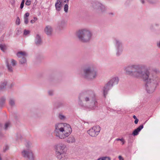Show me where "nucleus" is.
<instances>
[{"label": "nucleus", "instance_id": "obj_1", "mask_svg": "<svg viewBox=\"0 0 160 160\" xmlns=\"http://www.w3.org/2000/svg\"><path fill=\"white\" fill-rule=\"evenodd\" d=\"M127 74L141 78L144 81H147L146 89L149 93L153 92L155 89L156 81L151 78L149 73L147 70L142 71V68L139 65H133L129 66L125 69Z\"/></svg>", "mask_w": 160, "mask_h": 160}, {"label": "nucleus", "instance_id": "obj_2", "mask_svg": "<svg viewBox=\"0 0 160 160\" xmlns=\"http://www.w3.org/2000/svg\"><path fill=\"white\" fill-rule=\"evenodd\" d=\"M72 129L70 126L66 123H60L55 126L54 133L60 139H64L68 137L71 133Z\"/></svg>", "mask_w": 160, "mask_h": 160}, {"label": "nucleus", "instance_id": "obj_3", "mask_svg": "<svg viewBox=\"0 0 160 160\" xmlns=\"http://www.w3.org/2000/svg\"><path fill=\"white\" fill-rule=\"evenodd\" d=\"M55 150L57 158L60 160L66 158L68 149L66 145L60 143L55 146Z\"/></svg>", "mask_w": 160, "mask_h": 160}, {"label": "nucleus", "instance_id": "obj_4", "mask_svg": "<svg viewBox=\"0 0 160 160\" xmlns=\"http://www.w3.org/2000/svg\"><path fill=\"white\" fill-rule=\"evenodd\" d=\"M83 98L85 101L87 102L91 101L90 108L92 109H94L97 105V102L95 99V95L92 91H88L80 95V98Z\"/></svg>", "mask_w": 160, "mask_h": 160}, {"label": "nucleus", "instance_id": "obj_5", "mask_svg": "<svg viewBox=\"0 0 160 160\" xmlns=\"http://www.w3.org/2000/svg\"><path fill=\"white\" fill-rule=\"evenodd\" d=\"M77 35L81 41L84 42L89 41L92 36L91 32L86 29L79 30L77 33Z\"/></svg>", "mask_w": 160, "mask_h": 160}, {"label": "nucleus", "instance_id": "obj_6", "mask_svg": "<svg viewBox=\"0 0 160 160\" xmlns=\"http://www.w3.org/2000/svg\"><path fill=\"white\" fill-rule=\"evenodd\" d=\"M101 128L99 126H94L87 131V133L92 137H96L99 133Z\"/></svg>", "mask_w": 160, "mask_h": 160}, {"label": "nucleus", "instance_id": "obj_7", "mask_svg": "<svg viewBox=\"0 0 160 160\" xmlns=\"http://www.w3.org/2000/svg\"><path fill=\"white\" fill-rule=\"evenodd\" d=\"M118 81V78H114L111 79L104 87L103 90V93L104 97H106L107 92L109 88L112 86L113 85L117 84Z\"/></svg>", "mask_w": 160, "mask_h": 160}, {"label": "nucleus", "instance_id": "obj_8", "mask_svg": "<svg viewBox=\"0 0 160 160\" xmlns=\"http://www.w3.org/2000/svg\"><path fill=\"white\" fill-rule=\"evenodd\" d=\"M85 76L86 78L89 79H92L97 76L96 71L93 69L88 68L84 70Z\"/></svg>", "mask_w": 160, "mask_h": 160}, {"label": "nucleus", "instance_id": "obj_9", "mask_svg": "<svg viewBox=\"0 0 160 160\" xmlns=\"http://www.w3.org/2000/svg\"><path fill=\"white\" fill-rule=\"evenodd\" d=\"M22 156L27 158L29 160H33L34 158L32 152L30 149H28L23 150L22 152Z\"/></svg>", "mask_w": 160, "mask_h": 160}, {"label": "nucleus", "instance_id": "obj_10", "mask_svg": "<svg viewBox=\"0 0 160 160\" xmlns=\"http://www.w3.org/2000/svg\"><path fill=\"white\" fill-rule=\"evenodd\" d=\"M26 55L27 54L25 52L21 51L17 53V56L18 58H20L19 61L21 64L24 63L26 62L25 57Z\"/></svg>", "mask_w": 160, "mask_h": 160}, {"label": "nucleus", "instance_id": "obj_11", "mask_svg": "<svg viewBox=\"0 0 160 160\" xmlns=\"http://www.w3.org/2000/svg\"><path fill=\"white\" fill-rule=\"evenodd\" d=\"M143 125H140L138 128L134 130L132 134L133 136L138 135V134L139 132L143 128Z\"/></svg>", "mask_w": 160, "mask_h": 160}, {"label": "nucleus", "instance_id": "obj_12", "mask_svg": "<svg viewBox=\"0 0 160 160\" xmlns=\"http://www.w3.org/2000/svg\"><path fill=\"white\" fill-rule=\"evenodd\" d=\"M45 32L48 35H51L52 32V29L51 27L48 26H47L44 30Z\"/></svg>", "mask_w": 160, "mask_h": 160}, {"label": "nucleus", "instance_id": "obj_13", "mask_svg": "<svg viewBox=\"0 0 160 160\" xmlns=\"http://www.w3.org/2000/svg\"><path fill=\"white\" fill-rule=\"evenodd\" d=\"M56 9L58 11H59L61 8V0H57L55 4Z\"/></svg>", "mask_w": 160, "mask_h": 160}, {"label": "nucleus", "instance_id": "obj_14", "mask_svg": "<svg viewBox=\"0 0 160 160\" xmlns=\"http://www.w3.org/2000/svg\"><path fill=\"white\" fill-rule=\"evenodd\" d=\"M35 42L37 45L40 44L42 43L40 37L38 35H37Z\"/></svg>", "mask_w": 160, "mask_h": 160}, {"label": "nucleus", "instance_id": "obj_15", "mask_svg": "<svg viewBox=\"0 0 160 160\" xmlns=\"http://www.w3.org/2000/svg\"><path fill=\"white\" fill-rule=\"evenodd\" d=\"M75 140L73 137H69L67 140V142L68 143H73L75 142Z\"/></svg>", "mask_w": 160, "mask_h": 160}, {"label": "nucleus", "instance_id": "obj_16", "mask_svg": "<svg viewBox=\"0 0 160 160\" xmlns=\"http://www.w3.org/2000/svg\"><path fill=\"white\" fill-rule=\"evenodd\" d=\"M0 48L3 52H5L7 49V47L4 44H0Z\"/></svg>", "mask_w": 160, "mask_h": 160}, {"label": "nucleus", "instance_id": "obj_17", "mask_svg": "<svg viewBox=\"0 0 160 160\" xmlns=\"http://www.w3.org/2000/svg\"><path fill=\"white\" fill-rule=\"evenodd\" d=\"M97 160H111L109 157H104L98 158Z\"/></svg>", "mask_w": 160, "mask_h": 160}, {"label": "nucleus", "instance_id": "obj_18", "mask_svg": "<svg viewBox=\"0 0 160 160\" xmlns=\"http://www.w3.org/2000/svg\"><path fill=\"white\" fill-rule=\"evenodd\" d=\"M7 66L8 67V70L11 72L12 71V67H10L9 65L8 64V63L7 62Z\"/></svg>", "mask_w": 160, "mask_h": 160}, {"label": "nucleus", "instance_id": "obj_19", "mask_svg": "<svg viewBox=\"0 0 160 160\" xmlns=\"http://www.w3.org/2000/svg\"><path fill=\"white\" fill-rule=\"evenodd\" d=\"M68 10V6L67 4H65L64 6V10L65 12H67Z\"/></svg>", "mask_w": 160, "mask_h": 160}, {"label": "nucleus", "instance_id": "obj_20", "mask_svg": "<svg viewBox=\"0 0 160 160\" xmlns=\"http://www.w3.org/2000/svg\"><path fill=\"white\" fill-rule=\"evenodd\" d=\"M6 83H7L6 82H3V83H2L1 87H0V89H2V88H3L5 86H6Z\"/></svg>", "mask_w": 160, "mask_h": 160}, {"label": "nucleus", "instance_id": "obj_21", "mask_svg": "<svg viewBox=\"0 0 160 160\" xmlns=\"http://www.w3.org/2000/svg\"><path fill=\"white\" fill-rule=\"evenodd\" d=\"M20 20L18 17L17 18L16 21V23L17 25H19L20 24Z\"/></svg>", "mask_w": 160, "mask_h": 160}, {"label": "nucleus", "instance_id": "obj_22", "mask_svg": "<svg viewBox=\"0 0 160 160\" xmlns=\"http://www.w3.org/2000/svg\"><path fill=\"white\" fill-rule=\"evenodd\" d=\"M9 103L12 106L14 105V100L12 99H11L9 101Z\"/></svg>", "mask_w": 160, "mask_h": 160}, {"label": "nucleus", "instance_id": "obj_23", "mask_svg": "<svg viewBox=\"0 0 160 160\" xmlns=\"http://www.w3.org/2000/svg\"><path fill=\"white\" fill-rule=\"evenodd\" d=\"M10 125V123L9 122H6L5 124V129H7L8 127Z\"/></svg>", "mask_w": 160, "mask_h": 160}, {"label": "nucleus", "instance_id": "obj_24", "mask_svg": "<svg viewBox=\"0 0 160 160\" xmlns=\"http://www.w3.org/2000/svg\"><path fill=\"white\" fill-rule=\"evenodd\" d=\"M11 63L12 64V66H14L16 64V62L14 60L12 59L11 61Z\"/></svg>", "mask_w": 160, "mask_h": 160}, {"label": "nucleus", "instance_id": "obj_25", "mask_svg": "<svg viewBox=\"0 0 160 160\" xmlns=\"http://www.w3.org/2000/svg\"><path fill=\"white\" fill-rule=\"evenodd\" d=\"M24 22L26 24H27L28 23V18H24Z\"/></svg>", "mask_w": 160, "mask_h": 160}, {"label": "nucleus", "instance_id": "obj_26", "mask_svg": "<svg viewBox=\"0 0 160 160\" xmlns=\"http://www.w3.org/2000/svg\"><path fill=\"white\" fill-rule=\"evenodd\" d=\"M31 1H26L25 4L29 6L31 4Z\"/></svg>", "mask_w": 160, "mask_h": 160}, {"label": "nucleus", "instance_id": "obj_27", "mask_svg": "<svg viewBox=\"0 0 160 160\" xmlns=\"http://www.w3.org/2000/svg\"><path fill=\"white\" fill-rule=\"evenodd\" d=\"M29 31L28 30H25L24 32V34L25 35H27L29 33Z\"/></svg>", "mask_w": 160, "mask_h": 160}, {"label": "nucleus", "instance_id": "obj_28", "mask_svg": "<svg viewBox=\"0 0 160 160\" xmlns=\"http://www.w3.org/2000/svg\"><path fill=\"white\" fill-rule=\"evenodd\" d=\"M59 118L61 119H63L65 118L64 116L61 115H59Z\"/></svg>", "mask_w": 160, "mask_h": 160}, {"label": "nucleus", "instance_id": "obj_29", "mask_svg": "<svg viewBox=\"0 0 160 160\" xmlns=\"http://www.w3.org/2000/svg\"><path fill=\"white\" fill-rule=\"evenodd\" d=\"M29 15V13L28 12L26 13L24 15V18H28Z\"/></svg>", "mask_w": 160, "mask_h": 160}, {"label": "nucleus", "instance_id": "obj_30", "mask_svg": "<svg viewBox=\"0 0 160 160\" xmlns=\"http://www.w3.org/2000/svg\"><path fill=\"white\" fill-rule=\"evenodd\" d=\"M120 141L122 142V145H123L124 144L125 141L123 138H121Z\"/></svg>", "mask_w": 160, "mask_h": 160}, {"label": "nucleus", "instance_id": "obj_31", "mask_svg": "<svg viewBox=\"0 0 160 160\" xmlns=\"http://www.w3.org/2000/svg\"><path fill=\"white\" fill-rule=\"evenodd\" d=\"M24 3H21V5H20V8L21 9H22L23 8V6H24Z\"/></svg>", "mask_w": 160, "mask_h": 160}, {"label": "nucleus", "instance_id": "obj_32", "mask_svg": "<svg viewBox=\"0 0 160 160\" xmlns=\"http://www.w3.org/2000/svg\"><path fill=\"white\" fill-rule=\"evenodd\" d=\"M118 158L119 160H123V158L121 156H119L118 157Z\"/></svg>", "mask_w": 160, "mask_h": 160}, {"label": "nucleus", "instance_id": "obj_33", "mask_svg": "<svg viewBox=\"0 0 160 160\" xmlns=\"http://www.w3.org/2000/svg\"><path fill=\"white\" fill-rule=\"evenodd\" d=\"M138 121V118L135 119V121H134L135 123L136 124H137Z\"/></svg>", "mask_w": 160, "mask_h": 160}, {"label": "nucleus", "instance_id": "obj_34", "mask_svg": "<svg viewBox=\"0 0 160 160\" xmlns=\"http://www.w3.org/2000/svg\"><path fill=\"white\" fill-rule=\"evenodd\" d=\"M30 22L31 23H34L35 22V21H34V20H32L30 21Z\"/></svg>", "mask_w": 160, "mask_h": 160}, {"label": "nucleus", "instance_id": "obj_35", "mask_svg": "<svg viewBox=\"0 0 160 160\" xmlns=\"http://www.w3.org/2000/svg\"><path fill=\"white\" fill-rule=\"evenodd\" d=\"M33 18H34V20L35 21H37L38 20V18L36 17H34Z\"/></svg>", "mask_w": 160, "mask_h": 160}, {"label": "nucleus", "instance_id": "obj_36", "mask_svg": "<svg viewBox=\"0 0 160 160\" xmlns=\"http://www.w3.org/2000/svg\"><path fill=\"white\" fill-rule=\"evenodd\" d=\"M62 1L64 2H68L69 1V0H62Z\"/></svg>", "mask_w": 160, "mask_h": 160}, {"label": "nucleus", "instance_id": "obj_37", "mask_svg": "<svg viewBox=\"0 0 160 160\" xmlns=\"http://www.w3.org/2000/svg\"><path fill=\"white\" fill-rule=\"evenodd\" d=\"M133 118L135 119H137V118L135 116V115H133Z\"/></svg>", "mask_w": 160, "mask_h": 160}, {"label": "nucleus", "instance_id": "obj_38", "mask_svg": "<svg viewBox=\"0 0 160 160\" xmlns=\"http://www.w3.org/2000/svg\"><path fill=\"white\" fill-rule=\"evenodd\" d=\"M8 146H7L6 147V148L5 150H4V151H6L8 149Z\"/></svg>", "mask_w": 160, "mask_h": 160}, {"label": "nucleus", "instance_id": "obj_39", "mask_svg": "<svg viewBox=\"0 0 160 160\" xmlns=\"http://www.w3.org/2000/svg\"><path fill=\"white\" fill-rule=\"evenodd\" d=\"M48 93L49 95H51L52 93V92L51 91H49Z\"/></svg>", "mask_w": 160, "mask_h": 160}, {"label": "nucleus", "instance_id": "obj_40", "mask_svg": "<svg viewBox=\"0 0 160 160\" xmlns=\"http://www.w3.org/2000/svg\"><path fill=\"white\" fill-rule=\"evenodd\" d=\"M157 45L159 47H160V42Z\"/></svg>", "mask_w": 160, "mask_h": 160}, {"label": "nucleus", "instance_id": "obj_41", "mask_svg": "<svg viewBox=\"0 0 160 160\" xmlns=\"http://www.w3.org/2000/svg\"><path fill=\"white\" fill-rule=\"evenodd\" d=\"M121 139H120L119 138H117L116 139V140H117V141H120V140Z\"/></svg>", "mask_w": 160, "mask_h": 160}, {"label": "nucleus", "instance_id": "obj_42", "mask_svg": "<svg viewBox=\"0 0 160 160\" xmlns=\"http://www.w3.org/2000/svg\"><path fill=\"white\" fill-rule=\"evenodd\" d=\"M24 2H25V0H22L21 2L24 3Z\"/></svg>", "mask_w": 160, "mask_h": 160}, {"label": "nucleus", "instance_id": "obj_43", "mask_svg": "<svg viewBox=\"0 0 160 160\" xmlns=\"http://www.w3.org/2000/svg\"><path fill=\"white\" fill-rule=\"evenodd\" d=\"M141 1L142 3H144V0H141Z\"/></svg>", "mask_w": 160, "mask_h": 160}, {"label": "nucleus", "instance_id": "obj_44", "mask_svg": "<svg viewBox=\"0 0 160 160\" xmlns=\"http://www.w3.org/2000/svg\"><path fill=\"white\" fill-rule=\"evenodd\" d=\"M12 2H13V3H14L15 1H14V0H12Z\"/></svg>", "mask_w": 160, "mask_h": 160}, {"label": "nucleus", "instance_id": "obj_45", "mask_svg": "<svg viewBox=\"0 0 160 160\" xmlns=\"http://www.w3.org/2000/svg\"><path fill=\"white\" fill-rule=\"evenodd\" d=\"M29 1L28 0H27V1Z\"/></svg>", "mask_w": 160, "mask_h": 160}]
</instances>
